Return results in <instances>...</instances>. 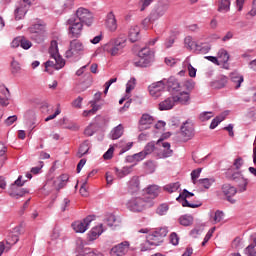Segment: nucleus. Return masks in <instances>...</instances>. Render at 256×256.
I'll use <instances>...</instances> for the list:
<instances>
[{
  "instance_id": "72a5a7b5",
  "label": "nucleus",
  "mask_w": 256,
  "mask_h": 256,
  "mask_svg": "<svg viewBox=\"0 0 256 256\" xmlns=\"http://www.w3.org/2000/svg\"><path fill=\"white\" fill-rule=\"evenodd\" d=\"M139 33H140L139 26H132L129 29V39L131 43H135L136 41H139Z\"/></svg>"
},
{
  "instance_id": "e2e57ef3",
  "label": "nucleus",
  "mask_w": 256,
  "mask_h": 256,
  "mask_svg": "<svg viewBox=\"0 0 256 256\" xmlns=\"http://www.w3.org/2000/svg\"><path fill=\"white\" fill-rule=\"evenodd\" d=\"M145 157H147V154L144 152V150L133 155V159H135V161H143Z\"/></svg>"
},
{
  "instance_id": "a211bd4d",
  "label": "nucleus",
  "mask_w": 256,
  "mask_h": 256,
  "mask_svg": "<svg viewBox=\"0 0 256 256\" xmlns=\"http://www.w3.org/2000/svg\"><path fill=\"white\" fill-rule=\"evenodd\" d=\"M129 252V242L124 241L111 249L112 255L123 256Z\"/></svg>"
},
{
  "instance_id": "cd10ccee",
  "label": "nucleus",
  "mask_w": 256,
  "mask_h": 256,
  "mask_svg": "<svg viewBox=\"0 0 256 256\" xmlns=\"http://www.w3.org/2000/svg\"><path fill=\"white\" fill-rule=\"evenodd\" d=\"M167 87H168V91H180L181 90V84L179 83V80L174 77H170L168 79Z\"/></svg>"
},
{
  "instance_id": "6e6d98bb",
  "label": "nucleus",
  "mask_w": 256,
  "mask_h": 256,
  "mask_svg": "<svg viewBox=\"0 0 256 256\" xmlns=\"http://www.w3.org/2000/svg\"><path fill=\"white\" fill-rule=\"evenodd\" d=\"M169 211V205L162 204L157 208L158 215H167V212Z\"/></svg>"
},
{
  "instance_id": "3c124183",
  "label": "nucleus",
  "mask_w": 256,
  "mask_h": 256,
  "mask_svg": "<svg viewBox=\"0 0 256 256\" xmlns=\"http://www.w3.org/2000/svg\"><path fill=\"white\" fill-rule=\"evenodd\" d=\"M184 45L185 47H187V49H194L195 41H193V38L191 36H188L184 39Z\"/></svg>"
},
{
  "instance_id": "423d86ee",
  "label": "nucleus",
  "mask_w": 256,
  "mask_h": 256,
  "mask_svg": "<svg viewBox=\"0 0 256 256\" xmlns=\"http://www.w3.org/2000/svg\"><path fill=\"white\" fill-rule=\"evenodd\" d=\"M29 32L31 34V39L36 41V43H42L43 39H45V23L40 22L32 25L29 28Z\"/></svg>"
},
{
  "instance_id": "4d7b16f0",
  "label": "nucleus",
  "mask_w": 256,
  "mask_h": 256,
  "mask_svg": "<svg viewBox=\"0 0 256 256\" xmlns=\"http://www.w3.org/2000/svg\"><path fill=\"white\" fill-rule=\"evenodd\" d=\"M99 111V107L95 104H93V108L91 110H85L83 112V117H89V115H95Z\"/></svg>"
},
{
  "instance_id": "bb28decb",
  "label": "nucleus",
  "mask_w": 256,
  "mask_h": 256,
  "mask_svg": "<svg viewBox=\"0 0 256 256\" xmlns=\"http://www.w3.org/2000/svg\"><path fill=\"white\" fill-rule=\"evenodd\" d=\"M230 79H231L235 89H239V87H241V83H243V81H244L243 75H241L237 72L231 73Z\"/></svg>"
},
{
  "instance_id": "4c0bfd02",
  "label": "nucleus",
  "mask_w": 256,
  "mask_h": 256,
  "mask_svg": "<svg viewBox=\"0 0 256 256\" xmlns=\"http://www.w3.org/2000/svg\"><path fill=\"white\" fill-rule=\"evenodd\" d=\"M138 57H141L142 59H147L150 63L153 61V56H151V49L149 48H142L139 53Z\"/></svg>"
},
{
  "instance_id": "69168bd1",
  "label": "nucleus",
  "mask_w": 256,
  "mask_h": 256,
  "mask_svg": "<svg viewBox=\"0 0 256 256\" xmlns=\"http://www.w3.org/2000/svg\"><path fill=\"white\" fill-rule=\"evenodd\" d=\"M173 43H175V36H170L164 43L166 49L173 47Z\"/></svg>"
},
{
  "instance_id": "8fccbe9b",
  "label": "nucleus",
  "mask_w": 256,
  "mask_h": 256,
  "mask_svg": "<svg viewBox=\"0 0 256 256\" xmlns=\"http://www.w3.org/2000/svg\"><path fill=\"white\" fill-rule=\"evenodd\" d=\"M113 153H115V146H110V148L104 153L103 159L106 161L113 159Z\"/></svg>"
},
{
  "instance_id": "39448f33",
  "label": "nucleus",
  "mask_w": 256,
  "mask_h": 256,
  "mask_svg": "<svg viewBox=\"0 0 256 256\" xmlns=\"http://www.w3.org/2000/svg\"><path fill=\"white\" fill-rule=\"evenodd\" d=\"M68 35L70 39H79L83 35V24L75 18H70L67 21Z\"/></svg>"
},
{
  "instance_id": "4be33fe9",
  "label": "nucleus",
  "mask_w": 256,
  "mask_h": 256,
  "mask_svg": "<svg viewBox=\"0 0 256 256\" xmlns=\"http://www.w3.org/2000/svg\"><path fill=\"white\" fill-rule=\"evenodd\" d=\"M67 181H69V175L68 174H62L59 177H57L54 180V187L59 191L60 189H63L65 185H67Z\"/></svg>"
},
{
  "instance_id": "f3484780",
  "label": "nucleus",
  "mask_w": 256,
  "mask_h": 256,
  "mask_svg": "<svg viewBox=\"0 0 256 256\" xmlns=\"http://www.w3.org/2000/svg\"><path fill=\"white\" fill-rule=\"evenodd\" d=\"M222 192L225 195L227 201H229V203H235V199H233V197L237 195V188H235L231 184H224L222 186Z\"/></svg>"
},
{
  "instance_id": "680f3d73",
  "label": "nucleus",
  "mask_w": 256,
  "mask_h": 256,
  "mask_svg": "<svg viewBox=\"0 0 256 256\" xmlns=\"http://www.w3.org/2000/svg\"><path fill=\"white\" fill-rule=\"evenodd\" d=\"M243 158L238 157L234 160L233 166L235 167V169L239 170L241 169V167H243Z\"/></svg>"
},
{
  "instance_id": "ddd939ff",
  "label": "nucleus",
  "mask_w": 256,
  "mask_h": 256,
  "mask_svg": "<svg viewBox=\"0 0 256 256\" xmlns=\"http://www.w3.org/2000/svg\"><path fill=\"white\" fill-rule=\"evenodd\" d=\"M92 221H95V216H87L82 221L74 222L72 227L76 233H85L89 229Z\"/></svg>"
},
{
  "instance_id": "37998d69",
  "label": "nucleus",
  "mask_w": 256,
  "mask_h": 256,
  "mask_svg": "<svg viewBox=\"0 0 256 256\" xmlns=\"http://www.w3.org/2000/svg\"><path fill=\"white\" fill-rule=\"evenodd\" d=\"M150 61L145 58L139 57V60L134 61L135 67H149Z\"/></svg>"
},
{
  "instance_id": "7ed1b4c3",
  "label": "nucleus",
  "mask_w": 256,
  "mask_h": 256,
  "mask_svg": "<svg viewBox=\"0 0 256 256\" xmlns=\"http://www.w3.org/2000/svg\"><path fill=\"white\" fill-rule=\"evenodd\" d=\"M163 237H167V230L165 228L155 230L146 237V248H141V251H148L151 247H158V245L163 243Z\"/></svg>"
},
{
  "instance_id": "f704fd0d",
  "label": "nucleus",
  "mask_w": 256,
  "mask_h": 256,
  "mask_svg": "<svg viewBox=\"0 0 256 256\" xmlns=\"http://www.w3.org/2000/svg\"><path fill=\"white\" fill-rule=\"evenodd\" d=\"M167 5L159 6L154 12L151 13V19H159V17H163L165 13H167Z\"/></svg>"
},
{
  "instance_id": "6e6552de",
  "label": "nucleus",
  "mask_w": 256,
  "mask_h": 256,
  "mask_svg": "<svg viewBox=\"0 0 256 256\" xmlns=\"http://www.w3.org/2000/svg\"><path fill=\"white\" fill-rule=\"evenodd\" d=\"M226 177L230 181L238 183V186L241 187L240 191H247V184L249 182L243 177V175H241V172H233V169H228L226 171Z\"/></svg>"
},
{
  "instance_id": "de8ad7c7",
  "label": "nucleus",
  "mask_w": 256,
  "mask_h": 256,
  "mask_svg": "<svg viewBox=\"0 0 256 256\" xmlns=\"http://www.w3.org/2000/svg\"><path fill=\"white\" fill-rule=\"evenodd\" d=\"M245 253L249 256H256V243L253 242L248 247H246Z\"/></svg>"
},
{
  "instance_id": "5fc2aeb1",
  "label": "nucleus",
  "mask_w": 256,
  "mask_h": 256,
  "mask_svg": "<svg viewBox=\"0 0 256 256\" xmlns=\"http://www.w3.org/2000/svg\"><path fill=\"white\" fill-rule=\"evenodd\" d=\"M143 151L145 152L146 155H151V153H153V151H155V143L154 142H149L145 146Z\"/></svg>"
},
{
  "instance_id": "c03bdc74",
  "label": "nucleus",
  "mask_w": 256,
  "mask_h": 256,
  "mask_svg": "<svg viewBox=\"0 0 256 256\" xmlns=\"http://www.w3.org/2000/svg\"><path fill=\"white\" fill-rule=\"evenodd\" d=\"M222 121H225V114H221L220 116L214 118L210 124V129H215V127H217V125H219V123Z\"/></svg>"
},
{
  "instance_id": "a878e982",
  "label": "nucleus",
  "mask_w": 256,
  "mask_h": 256,
  "mask_svg": "<svg viewBox=\"0 0 256 256\" xmlns=\"http://www.w3.org/2000/svg\"><path fill=\"white\" fill-rule=\"evenodd\" d=\"M89 149H91V142L89 140H85L82 144H80V147L77 152V157L81 159L83 155H87L89 153Z\"/></svg>"
},
{
  "instance_id": "aec40b11",
  "label": "nucleus",
  "mask_w": 256,
  "mask_h": 256,
  "mask_svg": "<svg viewBox=\"0 0 256 256\" xmlns=\"http://www.w3.org/2000/svg\"><path fill=\"white\" fill-rule=\"evenodd\" d=\"M153 121H155L153 116L149 114H143L139 120V130L145 131L146 129H149V127L153 125Z\"/></svg>"
},
{
  "instance_id": "13d9d810",
  "label": "nucleus",
  "mask_w": 256,
  "mask_h": 256,
  "mask_svg": "<svg viewBox=\"0 0 256 256\" xmlns=\"http://www.w3.org/2000/svg\"><path fill=\"white\" fill-rule=\"evenodd\" d=\"M9 97H11L10 95H2L0 96V105L1 107H8L9 106Z\"/></svg>"
},
{
  "instance_id": "9d476101",
  "label": "nucleus",
  "mask_w": 256,
  "mask_h": 256,
  "mask_svg": "<svg viewBox=\"0 0 256 256\" xmlns=\"http://www.w3.org/2000/svg\"><path fill=\"white\" fill-rule=\"evenodd\" d=\"M195 194L187 191V189H184L183 192L179 194V196L176 198V200L181 203L182 207H190L191 209H197V207H201V202L197 203H190L187 199L190 197H194Z\"/></svg>"
},
{
  "instance_id": "c9c22d12",
  "label": "nucleus",
  "mask_w": 256,
  "mask_h": 256,
  "mask_svg": "<svg viewBox=\"0 0 256 256\" xmlns=\"http://www.w3.org/2000/svg\"><path fill=\"white\" fill-rule=\"evenodd\" d=\"M231 9V0H218V11L225 12L229 11Z\"/></svg>"
},
{
  "instance_id": "c85d7f7f",
  "label": "nucleus",
  "mask_w": 256,
  "mask_h": 256,
  "mask_svg": "<svg viewBox=\"0 0 256 256\" xmlns=\"http://www.w3.org/2000/svg\"><path fill=\"white\" fill-rule=\"evenodd\" d=\"M123 133H125V128L122 124H119L110 132V137L113 140L120 139V137H123Z\"/></svg>"
},
{
  "instance_id": "20e7f679",
  "label": "nucleus",
  "mask_w": 256,
  "mask_h": 256,
  "mask_svg": "<svg viewBox=\"0 0 256 256\" xmlns=\"http://www.w3.org/2000/svg\"><path fill=\"white\" fill-rule=\"evenodd\" d=\"M127 207L133 213H141L147 207H151V201L146 200L145 197H135L128 201Z\"/></svg>"
},
{
  "instance_id": "473e14b6",
  "label": "nucleus",
  "mask_w": 256,
  "mask_h": 256,
  "mask_svg": "<svg viewBox=\"0 0 256 256\" xmlns=\"http://www.w3.org/2000/svg\"><path fill=\"white\" fill-rule=\"evenodd\" d=\"M129 193H137L139 191V178L134 176L128 183Z\"/></svg>"
},
{
  "instance_id": "a19ab883",
  "label": "nucleus",
  "mask_w": 256,
  "mask_h": 256,
  "mask_svg": "<svg viewBox=\"0 0 256 256\" xmlns=\"http://www.w3.org/2000/svg\"><path fill=\"white\" fill-rule=\"evenodd\" d=\"M196 185H198V187H203L204 189H209V187L213 185V179H209V178L200 179L198 180Z\"/></svg>"
},
{
  "instance_id": "2eb2a0df",
  "label": "nucleus",
  "mask_w": 256,
  "mask_h": 256,
  "mask_svg": "<svg viewBox=\"0 0 256 256\" xmlns=\"http://www.w3.org/2000/svg\"><path fill=\"white\" fill-rule=\"evenodd\" d=\"M157 145L162 147L159 152L160 159H167V157L173 155V150H171V144L169 142H163V140L159 139Z\"/></svg>"
},
{
  "instance_id": "c756f323",
  "label": "nucleus",
  "mask_w": 256,
  "mask_h": 256,
  "mask_svg": "<svg viewBox=\"0 0 256 256\" xmlns=\"http://www.w3.org/2000/svg\"><path fill=\"white\" fill-rule=\"evenodd\" d=\"M133 171V166H126L122 169L115 168V173L118 179H123V177H127V175H130Z\"/></svg>"
},
{
  "instance_id": "49530a36",
  "label": "nucleus",
  "mask_w": 256,
  "mask_h": 256,
  "mask_svg": "<svg viewBox=\"0 0 256 256\" xmlns=\"http://www.w3.org/2000/svg\"><path fill=\"white\" fill-rule=\"evenodd\" d=\"M201 171H202L201 168H197L191 172V179L194 185H197L198 183L197 179H199V176L201 175Z\"/></svg>"
},
{
  "instance_id": "b1692460",
  "label": "nucleus",
  "mask_w": 256,
  "mask_h": 256,
  "mask_svg": "<svg viewBox=\"0 0 256 256\" xmlns=\"http://www.w3.org/2000/svg\"><path fill=\"white\" fill-rule=\"evenodd\" d=\"M172 107H175V98L170 97L159 103L160 111H169Z\"/></svg>"
},
{
  "instance_id": "dca6fc26",
  "label": "nucleus",
  "mask_w": 256,
  "mask_h": 256,
  "mask_svg": "<svg viewBox=\"0 0 256 256\" xmlns=\"http://www.w3.org/2000/svg\"><path fill=\"white\" fill-rule=\"evenodd\" d=\"M18 242H19V236L15 234L9 235L8 238L6 239V245L8 246H5V243L0 242V256L3 255L5 251H9L11 249V246L15 245Z\"/></svg>"
},
{
  "instance_id": "603ef678",
  "label": "nucleus",
  "mask_w": 256,
  "mask_h": 256,
  "mask_svg": "<svg viewBox=\"0 0 256 256\" xmlns=\"http://www.w3.org/2000/svg\"><path fill=\"white\" fill-rule=\"evenodd\" d=\"M20 47H22V49L25 50L31 49V47H33V43H31V41L27 40L26 38L22 37Z\"/></svg>"
},
{
  "instance_id": "f8f14e48",
  "label": "nucleus",
  "mask_w": 256,
  "mask_h": 256,
  "mask_svg": "<svg viewBox=\"0 0 256 256\" xmlns=\"http://www.w3.org/2000/svg\"><path fill=\"white\" fill-rule=\"evenodd\" d=\"M148 90L151 97H153L154 99H159V97H161L163 93H165V81L161 80V81L152 83L148 87Z\"/></svg>"
},
{
  "instance_id": "4468645a",
  "label": "nucleus",
  "mask_w": 256,
  "mask_h": 256,
  "mask_svg": "<svg viewBox=\"0 0 256 256\" xmlns=\"http://www.w3.org/2000/svg\"><path fill=\"white\" fill-rule=\"evenodd\" d=\"M181 135L184 141H189V139H193L195 135V131L193 129V124L189 121H186L181 126Z\"/></svg>"
},
{
  "instance_id": "a18cd8bd",
  "label": "nucleus",
  "mask_w": 256,
  "mask_h": 256,
  "mask_svg": "<svg viewBox=\"0 0 256 256\" xmlns=\"http://www.w3.org/2000/svg\"><path fill=\"white\" fill-rule=\"evenodd\" d=\"M135 85H137V80L135 78H131L126 84V93H130L135 89Z\"/></svg>"
},
{
  "instance_id": "9b49d317",
  "label": "nucleus",
  "mask_w": 256,
  "mask_h": 256,
  "mask_svg": "<svg viewBox=\"0 0 256 256\" xmlns=\"http://www.w3.org/2000/svg\"><path fill=\"white\" fill-rule=\"evenodd\" d=\"M34 0H22L19 5L15 9V19L19 21L25 17L27 12L29 11V7L33 4Z\"/></svg>"
},
{
  "instance_id": "6ab92c4d",
  "label": "nucleus",
  "mask_w": 256,
  "mask_h": 256,
  "mask_svg": "<svg viewBox=\"0 0 256 256\" xmlns=\"http://www.w3.org/2000/svg\"><path fill=\"white\" fill-rule=\"evenodd\" d=\"M105 25L108 31L111 33H115V31H117V18L113 12L107 14Z\"/></svg>"
},
{
  "instance_id": "0eeeda50",
  "label": "nucleus",
  "mask_w": 256,
  "mask_h": 256,
  "mask_svg": "<svg viewBox=\"0 0 256 256\" xmlns=\"http://www.w3.org/2000/svg\"><path fill=\"white\" fill-rule=\"evenodd\" d=\"M76 18L78 23H82V25H92L93 24V13L89 11L87 8L80 7L76 10Z\"/></svg>"
},
{
  "instance_id": "5701e85b",
  "label": "nucleus",
  "mask_w": 256,
  "mask_h": 256,
  "mask_svg": "<svg viewBox=\"0 0 256 256\" xmlns=\"http://www.w3.org/2000/svg\"><path fill=\"white\" fill-rule=\"evenodd\" d=\"M105 221L109 227H119L121 225V218L115 216L113 213L107 214Z\"/></svg>"
},
{
  "instance_id": "1a4fd4ad",
  "label": "nucleus",
  "mask_w": 256,
  "mask_h": 256,
  "mask_svg": "<svg viewBox=\"0 0 256 256\" xmlns=\"http://www.w3.org/2000/svg\"><path fill=\"white\" fill-rule=\"evenodd\" d=\"M83 53H85V44H83V42L77 39L70 41V46L66 52V57L71 58L73 55H83Z\"/></svg>"
},
{
  "instance_id": "bf43d9fd",
  "label": "nucleus",
  "mask_w": 256,
  "mask_h": 256,
  "mask_svg": "<svg viewBox=\"0 0 256 256\" xmlns=\"http://www.w3.org/2000/svg\"><path fill=\"white\" fill-rule=\"evenodd\" d=\"M214 223H221L223 221V212L217 210L213 216Z\"/></svg>"
},
{
  "instance_id": "7c9ffc66",
  "label": "nucleus",
  "mask_w": 256,
  "mask_h": 256,
  "mask_svg": "<svg viewBox=\"0 0 256 256\" xmlns=\"http://www.w3.org/2000/svg\"><path fill=\"white\" fill-rule=\"evenodd\" d=\"M175 103H180V105H187L189 103V100L191 99L189 97V93L187 92H181L180 95L173 96Z\"/></svg>"
},
{
  "instance_id": "e433bc0d",
  "label": "nucleus",
  "mask_w": 256,
  "mask_h": 256,
  "mask_svg": "<svg viewBox=\"0 0 256 256\" xmlns=\"http://www.w3.org/2000/svg\"><path fill=\"white\" fill-rule=\"evenodd\" d=\"M194 218L191 215H183L179 218L180 225L184 227H189L193 225Z\"/></svg>"
},
{
  "instance_id": "79ce46f5",
  "label": "nucleus",
  "mask_w": 256,
  "mask_h": 256,
  "mask_svg": "<svg viewBox=\"0 0 256 256\" xmlns=\"http://www.w3.org/2000/svg\"><path fill=\"white\" fill-rule=\"evenodd\" d=\"M11 73L12 75H17V73H21V64L17 62L15 59L11 62Z\"/></svg>"
},
{
  "instance_id": "774afa93",
  "label": "nucleus",
  "mask_w": 256,
  "mask_h": 256,
  "mask_svg": "<svg viewBox=\"0 0 256 256\" xmlns=\"http://www.w3.org/2000/svg\"><path fill=\"white\" fill-rule=\"evenodd\" d=\"M15 121H17V115L10 116L5 120V125H7V127H10V125H13Z\"/></svg>"
},
{
  "instance_id": "393cba45",
  "label": "nucleus",
  "mask_w": 256,
  "mask_h": 256,
  "mask_svg": "<svg viewBox=\"0 0 256 256\" xmlns=\"http://www.w3.org/2000/svg\"><path fill=\"white\" fill-rule=\"evenodd\" d=\"M147 196L146 199H155V197H159V193H161V188L157 185H151L146 189Z\"/></svg>"
},
{
  "instance_id": "338daca9",
  "label": "nucleus",
  "mask_w": 256,
  "mask_h": 256,
  "mask_svg": "<svg viewBox=\"0 0 256 256\" xmlns=\"http://www.w3.org/2000/svg\"><path fill=\"white\" fill-rule=\"evenodd\" d=\"M211 117H213L212 112H204V113L200 114V120H202V121H209V119H211Z\"/></svg>"
},
{
  "instance_id": "2f4dec72",
  "label": "nucleus",
  "mask_w": 256,
  "mask_h": 256,
  "mask_svg": "<svg viewBox=\"0 0 256 256\" xmlns=\"http://www.w3.org/2000/svg\"><path fill=\"white\" fill-rule=\"evenodd\" d=\"M26 193H29V191H27L26 189L22 188L19 190H15V185H12L9 195L10 197H12L13 199H20V197H23V195H25Z\"/></svg>"
},
{
  "instance_id": "f257e3e1",
  "label": "nucleus",
  "mask_w": 256,
  "mask_h": 256,
  "mask_svg": "<svg viewBox=\"0 0 256 256\" xmlns=\"http://www.w3.org/2000/svg\"><path fill=\"white\" fill-rule=\"evenodd\" d=\"M49 54L52 60H48L45 63V71L47 73L49 72V67H54L57 71L65 67V60L61 57V55H59V44L57 43V40L51 41Z\"/></svg>"
},
{
  "instance_id": "09e8293b",
  "label": "nucleus",
  "mask_w": 256,
  "mask_h": 256,
  "mask_svg": "<svg viewBox=\"0 0 256 256\" xmlns=\"http://www.w3.org/2000/svg\"><path fill=\"white\" fill-rule=\"evenodd\" d=\"M184 65H188V73H189V77H196L197 76V69H195V67H193V65H191V63H189V61H185Z\"/></svg>"
},
{
  "instance_id": "ea45409f",
  "label": "nucleus",
  "mask_w": 256,
  "mask_h": 256,
  "mask_svg": "<svg viewBox=\"0 0 256 256\" xmlns=\"http://www.w3.org/2000/svg\"><path fill=\"white\" fill-rule=\"evenodd\" d=\"M180 187L181 184H179V182H175L164 186V191H167V193H176V191H179Z\"/></svg>"
},
{
  "instance_id": "412c9836",
  "label": "nucleus",
  "mask_w": 256,
  "mask_h": 256,
  "mask_svg": "<svg viewBox=\"0 0 256 256\" xmlns=\"http://www.w3.org/2000/svg\"><path fill=\"white\" fill-rule=\"evenodd\" d=\"M103 224L93 227L88 233V240L95 241L103 234Z\"/></svg>"
},
{
  "instance_id": "58836bf2",
  "label": "nucleus",
  "mask_w": 256,
  "mask_h": 256,
  "mask_svg": "<svg viewBox=\"0 0 256 256\" xmlns=\"http://www.w3.org/2000/svg\"><path fill=\"white\" fill-rule=\"evenodd\" d=\"M217 55L220 63H227L229 61V52H227V50L221 48Z\"/></svg>"
},
{
  "instance_id": "864d4df0",
  "label": "nucleus",
  "mask_w": 256,
  "mask_h": 256,
  "mask_svg": "<svg viewBox=\"0 0 256 256\" xmlns=\"http://www.w3.org/2000/svg\"><path fill=\"white\" fill-rule=\"evenodd\" d=\"M213 233H215V227L211 228L208 233L206 234L203 242H202V247H205V245H207V243H209V239H211V237H213Z\"/></svg>"
},
{
  "instance_id": "0e129e2a",
  "label": "nucleus",
  "mask_w": 256,
  "mask_h": 256,
  "mask_svg": "<svg viewBox=\"0 0 256 256\" xmlns=\"http://www.w3.org/2000/svg\"><path fill=\"white\" fill-rule=\"evenodd\" d=\"M155 0H142L140 1L141 8L140 11H143L144 9H147L151 3H153Z\"/></svg>"
},
{
  "instance_id": "052dcab7",
  "label": "nucleus",
  "mask_w": 256,
  "mask_h": 256,
  "mask_svg": "<svg viewBox=\"0 0 256 256\" xmlns=\"http://www.w3.org/2000/svg\"><path fill=\"white\" fill-rule=\"evenodd\" d=\"M184 87L188 91H193V89H195V82L193 80H186L184 82Z\"/></svg>"
},
{
  "instance_id": "f03ea898",
  "label": "nucleus",
  "mask_w": 256,
  "mask_h": 256,
  "mask_svg": "<svg viewBox=\"0 0 256 256\" xmlns=\"http://www.w3.org/2000/svg\"><path fill=\"white\" fill-rule=\"evenodd\" d=\"M125 47H127V37L125 35H121L105 44L103 49L112 57H117V55H121V53H123V49H125Z\"/></svg>"
}]
</instances>
